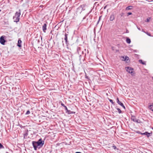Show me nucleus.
I'll return each mask as SVG.
<instances>
[{"label":"nucleus","instance_id":"1","mask_svg":"<svg viewBox=\"0 0 153 153\" xmlns=\"http://www.w3.org/2000/svg\"><path fill=\"white\" fill-rule=\"evenodd\" d=\"M131 119L134 122L138 123H141L140 121L138 119H137L134 116H131Z\"/></svg>","mask_w":153,"mask_h":153},{"label":"nucleus","instance_id":"2","mask_svg":"<svg viewBox=\"0 0 153 153\" xmlns=\"http://www.w3.org/2000/svg\"><path fill=\"white\" fill-rule=\"evenodd\" d=\"M36 142L39 146H42L44 143V141H42L41 138L39 139L38 141Z\"/></svg>","mask_w":153,"mask_h":153},{"label":"nucleus","instance_id":"3","mask_svg":"<svg viewBox=\"0 0 153 153\" xmlns=\"http://www.w3.org/2000/svg\"><path fill=\"white\" fill-rule=\"evenodd\" d=\"M5 41L4 40V36H2L0 38V43L3 45H4Z\"/></svg>","mask_w":153,"mask_h":153},{"label":"nucleus","instance_id":"4","mask_svg":"<svg viewBox=\"0 0 153 153\" xmlns=\"http://www.w3.org/2000/svg\"><path fill=\"white\" fill-rule=\"evenodd\" d=\"M126 71L129 73L132 74L133 72V69L130 67H126L125 68Z\"/></svg>","mask_w":153,"mask_h":153},{"label":"nucleus","instance_id":"5","mask_svg":"<svg viewBox=\"0 0 153 153\" xmlns=\"http://www.w3.org/2000/svg\"><path fill=\"white\" fill-rule=\"evenodd\" d=\"M33 145L34 148V149L36 150L37 147L38 146H39L37 142H33Z\"/></svg>","mask_w":153,"mask_h":153},{"label":"nucleus","instance_id":"6","mask_svg":"<svg viewBox=\"0 0 153 153\" xmlns=\"http://www.w3.org/2000/svg\"><path fill=\"white\" fill-rule=\"evenodd\" d=\"M115 16L114 13L112 14L110 16V21H113L114 20L115 18Z\"/></svg>","mask_w":153,"mask_h":153},{"label":"nucleus","instance_id":"7","mask_svg":"<svg viewBox=\"0 0 153 153\" xmlns=\"http://www.w3.org/2000/svg\"><path fill=\"white\" fill-rule=\"evenodd\" d=\"M13 19L15 22H18L19 21V17H18V16H15L13 17Z\"/></svg>","mask_w":153,"mask_h":153},{"label":"nucleus","instance_id":"8","mask_svg":"<svg viewBox=\"0 0 153 153\" xmlns=\"http://www.w3.org/2000/svg\"><path fill=\"white\" fill-rule=\"evenodd\" d=\"M117 102L121 106L123 107L124 109L125 108V106L120 101L118 98H117Z\"/></svg>","mask_w":153,"mask_h":153},{"label":"nucleus","instance_id":"9","mask_svg":"<svg viewBox=\"0 0 153 153\" xmlns=\"http://www.w3.org/2000/svg\"><path fill=\"white\" fill-rule=\"evenodd\" d=\"M68 34L67 33H65V38L64 39L65 41V42L66 44L68 42Z\"/></svg>","mask_w":153,"mask_h":153},{"label":"nucleus","instance_id":"10","mask_svg":"<svg viewBox=\"0 0 153 153\" xmlns=\"http://www.w3.org/2000/svg\"><path fill=\"white\" fill-rule=\"evenodd\" d=\"M47 25L46 24H45L42 26V30L44 32H45V30H46Z\"/></svg>","mask_w":153,"mask_h":153},{"label":"nucleus","instance_id":"11","mask_svg":"<svg viewBox=\"0 0 153 153\" xmlns=\"http://www.w3.org/2000/svg\"><path fill=\"white\" fill-rule=\"evenodd\" d=\"M21 14V11L20 10H19V11L16 12L15 14V16H17L18 17H19L20 15Z\"/></svg>","mask_w":153,"mask_h":153},{"label":"nucleus","instance_id":"12","mask_svg":"<svg viewBox=\"0 0 153 153\" xmlns=\"http://www.w3.org/2000/svg\"><path fill=\"white\" fill-rule=\"evenodd\" d=\"M82 8L81 7H79L77 9V12H79L80 13H81V12H82Z\"/></svg>","mask_w":153,"mask_h":153},{"label":"nucleus","instance_id":"13","mask_svg":"<svg viewBox=\"0 0 153 153\" xmlns=\"http://www.w3.org/2000/svg\"><path fill=\"white\" fill-rule=\"evenodd\" d=\"M133 8V6H130L127 7L126 8V10H129L132 9Z\"/></svg>","mask_w":153,"mask_h":153},{"label":"nucleus","instance_id":"14","mask_svg":"<svg viewBox=\"0 0 153 153\" xmlns=\"http://www.w3.org/2000/svg\"><path fill=\"white\" fill-rule=\"evenodd\" d=\"M22 42V41L20 40H19L18 41V43L17 45L19 47H21V43Z\"/></svg>","mask_w":153,"mask_h":153},{"label":"nucleus","instance_id":"15","mask_svg":"<svg viewBox=\"0 0 153 153\" xmlns=\"http://www.w3.org/2000/svg\"><path fill=\"white\" fill-rule=\"evenodd\" d=\"M139 62L142 64L146 65V62L145 61L143 62L142 60H140Z\"/></svg>","mask_w":153,"mask_h":153},{"label":"nucleus","instance_id":"16","mask_svg":"<svg viewBox=\"0 0 153 153\" xmlns=\"http://www.w3.org/2000/svg\"><path fill=\"white\" fill-rule=\"evenodd\" d=\"M142 134H145L146 135L147 137H149V134H150V133H148L147 132H145L142 133Z\"/></svg>","mask_w":153,"mask_h":153},{"label":"nucleus","instance_id":"17","mask_svg":"<svg viewBox=\"0 0 153 153\" xmlns=\"http://www.w3.org/2000/svg\"><path fill=\"white\" fill-rule=\"evenodd\" d=\"M126 42L130 44L131 42V41L130 39L127 38L126 40Z\"/></svg>","mask_w":153,"mask_h":153},{"label":"nucleus","instance_id":"18","mask_svg":"<svg viewBox=\"0 0 153 153\" xmlns=\"http://www.w3.org/2000/svg\"><path fill=\"white\" fill-rule=\"evenodd\" d=\"M149 109H150L152 111H153V105H150L149 106Z\"/></svg>","mask_w":153,"mask_h":153},{"label":"nucleus","instance_id":"19","mask_svg":"<svg viewBox=\"0 0 153 153\" xmlns=\"http://www.w3.org/2000/svg\"><path fill=\"white\" fill-rule=\"evenodd\" d=\"M125 58V61H126V62H127V61L129 60V58L128 56H126Z\"/></svg>","mask_w":153,"mask_h":153},{"label":"nucleus","instance_id":"20","mask_svg":"<svg viewBox=\"0 0 153 153\" xmlns=\"http://www.w3.org/2000/svg\"><path fill=\"white\" fill-rule=\"evenodd\" d=\"M125 56H122L121 57V59H122V60L124 61H125Z\"/></svg>","mask_w":153,"mask_h":153},{"label":"nucleus","instance_id":"21","mask_svg":"<svg viewBox=\"0 0 153 153\" xmlns=\"http://www.w3.org/2000/svg\"><path fill=\"white\" fill-rule=\"evenodd\" d=\"M4 146L0 143V149H4Z\"/></svg>","mask_w":153,"mask_h":153},{"label":"nucleus","instance_id":"22","mask_svg":"<svg viewBox=\"0 0 153 153\" xmlns=\"http://www.w3.org/2000/svg\"><path fill=\"white\" fill-rule=\"evenodd\" d=\"M143 32H144V33H146L149 36H151L150 34V33H148V32H145L144 31H143Z\"/></svg>","mask_w":153,"mask_h":153},{"label":"nucleus","instance_id":"23","mask_svg":"<svg viewBox=\"0 0 153 153\" xmlns=\"http://www.w3.org/2000/svg\"><path fill=\"white\" fill-rule=\"evenodd\" d=\"M117 110L119 113H121V111L120 109H119V108H117Z\"/></svg>","mask_w":153,"mask_h":153},{"label":"nucleus","instance_id":"24","mask_svg":"<svg viewBox=\"0 0 153 153\" xmlns=\"http://www.w3.org/2000/svg\"><path fill=\"white\" fill-rule=\"evenodd\" d=\"M150 19V18H148L146 20V22H149Z\"/></svg>","mask_w":153,"mask_h":153},{"label":"nucleus","instance_id":"25","mask_svg":"<svg viewBox=\"0 0 153 153\" xmlns=\"http://www.w3.org/2000/svg\"><path fill=\"white\" fill-rule=\"evenodd\" d=\"M109 101L112 104H114V102L113 101V100L111 99H109Z\"/></svg>","mask_w":153,"mask_h":153},{"label":"nucleus","instance_id":"26","mask_svg":"<svg viewBox=\"0 0 153 153\" xmlns=\"http://www.w3.org/2000/svg\"><path fill=\"white\" fill-rule=\"evenodd\" d=\"M112 147L114 149H116V148H117L116 146H115V145L113 146Z\"/></svg>","mask_w":153,"mask_h":153},{"label":"nucleus","instance_id":"27","mask_svg":"<svg viewBox=\"0 0 153 153\" xmlns=\"http://www.w3.org/2000/svg\"><path fill=\"white\" fill-rule=\"evenodd\" d=\"M30 113V111H27L26 113V114H29Z\"/></svg>","mask_w":153,"mask_h":153},{"label":"nucleus","instance_id":"28","mask_svg":"<svg viewBox=\"0 0 153 153\" xmlns=\"http://www.w3.org/2000/svg\"><path fill=\"white\" fill-rule=\"evenodd\" d=\"M132 14V13L131 12H129L127 13V16H128L129 15H131Z\"/></svg>","mask_w":153,"mask_h":153},{"label":"nucleus","instance_id":"29","mask_svg":"<svg viewBox=\"0 0 153 153\" xmlns=\"http://www.w3.org/2000/svg\"><path fill=\"white\" fill-rule=\"evenodd\" d=\"M67 111L68 112V114H70L71 113V111L70 110H68Z\"/></svg>","mask_w":153,"mask_h":153},{"label":"nucleus","instance_id":"30","mask_svg":"<svg viewBox=\"0 0 153 153\" xmlns=\"http://www.w3.org/2000/svg\"><path fill=\"white\" fill-rule=\"evenodd\" d=\"M101 17V16H100V17L99 18V20H98V22H97V24L99 23V21L100 20V19Z\"/></svg>","mask_w":153,"mask_h":153},{"label":"nucleus","instance_id":"31","mask_svg":"<svg viewBox=\"0 0 153 153\" xmlns=\"http://www.w3.org/2000/svg\"><path fill=\"white\" fill-rule=\"evenodd\" d=\"M65 109L67 110V111L68 110V109H67V107L66 106H65Z\"/></svg>","mask_w":153,"mask_h":153},{"label":"nucleus","instance_id":"32","mask_svg":"<svg viewBox=\"0 0 153 153\" xmlns=\"http://www.w3.org/2000/svg\"><path fill=\"white\" fill-rule=\"evenodd\" d=\"M61 105H62V106H64V107H65V105H64L63 104V103H62V104H61Z\"/></svg>","mask_w":153,"mask_h":153},{"label":"nucleus","instance_id":"33","mask_svg":"<svg viewBox=\"0 0 153 153\" xmlns=\"http://www.w3.org/2000/svg\"><path fill=\"white\" fill-rule=\"evenodd\" d=\"M137 29L139 30H140L141 29H140V27H137Z\"/></svg>","mask_w":153,"mask_h":153},{"label":"nucleus","instance_id":"34","mask_svg":"<svg viewBox=\"0 0 153 153\" xmlns=\"http://www.w3.org/2000/svg\"><path fill=\"white\" fill-rule=\"evenodd\" d=\"M76 153H81L80 152H76Z\"/></svg>","mask_w":153,"mask_h":153},{"label":"nucleus","instance_id":"35","mask_svg":"<svg viewBox=\"0 0 153 153\" xmlns=\"http://www.w3.org/2000/svg\"><path fill=\"white\" fill-rule=\"evenodd\" d=\"M152 128V129L153 130V127Z\"/></svg>","mask_w":153,"mask_h":153},{"label":"nucleus","instance_id":"36","mask_svg":"<svg viewBox=\"0 0 153 153\" xmlns=\"http://www.w3.org/2000/svg\"><path fill=\"white\" fill-rule=\"evenodd\" d=\"M152 79H153V77H152Z\"/></svg>","mask_w":153,"mask_h":153}]
</instances>
